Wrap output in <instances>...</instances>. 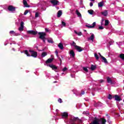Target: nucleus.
<instances>
[{
	"label": "nucleus",
	"instance_id": "11",
	"mask_svg": "<svg viewBox=\"0 0 124 124\" xmlns=\"http://www.w3.org/2000/svg\"><path fill=\"white\" fill-rule=\"evenodd\" d=\"M93 26H89L88 25H85V27H86L87 28H88L89 29H93V28H94L96 25V23H95V22H94L93 23Z\"/></svg>",
	"mask_w": 124,
	"mask_h": 124
},
{
	"label": "nucleus",
	"instance_id": "53",
	"mask_svg": "<svg viewBox=\"0 0 124 124\" xmlns=\"http://www.w3.org/2000/svg\"><path fill=\"white\" fill-rule=\"evenodd\" d=\"M74 32L76 33V34H78V32L76 31H75Z\"/></svg>",
	"mask_w": 124,
	"mask_h": 124
},
{
	"label": "nucleus",
	"instance_id": "9",
	"mask_svg": "<svg viewBox=\"0 0 124 124\" xmlns=\"http://www.w3.org/2000/svg\"><path fill=\"white\" fill-rule=\"evenodd\" d=\"M50 1L51 3L53 4V5H54V6L59 4V1L57 0H51Z\"/></svg>",
	"mask_w": 124,
	"mask_h": 124
},
{
	"label": "nucleus",
	"instance_id": "6",
	"mask_svg": "<svg viewBox=\"0 0 124 124\" xmlns=\"http://www.w3.org/2000/svg\"><path fill=\"white\" fill-rule=\"evenodd\" d=\"M27 33L29 34H32L33 35H36L37 34V31H28Z\"/></svg>",
	"mask_w": 124,
	"mask_h": 124
},
{
	"label": "nucleus",
	"instance_id": "13",
	"mask_svg": "<svg viewBox=\"0 0 124 124\" xmlns=\"http://www.w3.org/2000/svg\"><path fill=\"white\" fill-rule=\"evenodd\" d=\"M107 80L108 81V84H110V85H113V84H114V82H113V80H112V79H111V78H110V77H107Z\"/></svg>",
	"mask_w": 124,
	"mask_h": 124
},
{
	"label": "nucleus",
	"instance_id": "32",
	"mask_svg": "<svg viewBox=\"0 0 124 124\" xmlns=\"http://www.w3.org/2000/svg\"><path fill=\"white\" fill-rule=\"evenodd\" d=\"M71 46H74V47H75V48H76V46H78L76 45V43L73 41V44H71Z\"/></svg>",
	"mask_w": 124,
	"mask_h": 124
},
{
	"label": "nucleus",
	"instance_id": "40",
	"mask_svg": "<svg viewBox=\"0 0 124 124\" xmlns=\"http://www.w3.org/2000/svg\"><path fill=\"white\" fill-rule=\"evenodd\" d=\"M58 59L59 60L60 62V64H62V59H61L59 56H58Z\"/></svg>",
	"mask_w": 124,
	"mask_h": 124
},
{
	"label": "nucleus",
	"instance_id": "57",
	"mask_svg": "<svg viewBox=\"0 0 124 124\" xmlns=\"http://www.w3.org/2000/svg\"><path fill=\"white\" fill-rule=\"evenodd\" d=\"M92 1H94L95 0H91Z\"/></svg>",
	"mask_w": 124,
	"mask_h": 124
},
{
	"label": "nucleus",
	"instance_id": "27",
	"mask_svg": "<svg viewBox=\"0 0 124 124\" xmlns=\"http://www.w3.org/2000/svg\"><path fill=\"white\" fill-rule=\"evenodd\" d=\"M24 53L25 54V55H27L28 57H31V54H29V51L28 50H24Z\"/></svg>",
	"mask_w": 124,
	"mask_h": 124
},
{
	"label": "nucleus",
	"instance_id": "51",
	"mask_svg": "<svg viewBox=\"0 0 124 124\" xmlns=\"http://www.w3.org/2000/svg\"><path fill=\"white\" fill-rule=\"evenodd\" d=\"M45 31H46L47 32H48V31H49V30H48V29H47V28H46V29H45Z\"/></svg>",
	"mask_w": 124,
	"mask_h": 124
},
{
	"label": "nucleus",
	"instance_id": "43",
	"mask_svg": "<svg viewBox=\"0 0 124 124\" xmlns=\"http://www.w3.org/2000/svg\"><path fill=\"white\" fill-rule=\"evenodd\" d=\"M29 13V11L28 10H26L24 13V15H27Z\"/></svg>",
	"mask_w": 124,
	"mask_h": 124
},
{
	"label": "nucleus",
	"instance_id": "56",
	"mask_svg": "<svg viewBox=\"0 0 124 124\" xmlns=\"http://www.w3.org/2000/svg\"><path fill=\"white\" fill-rule=\"evenodd\" d=\"M84 31L86 32H87V30H84Z\"/></svg>",
	"mask_w": 124,
	"mask_h": 124
},
{
	"label": "nucleus",
	"instance_id": "46",
	"mask_svg": "<svg viewBox=\"0 0 124 124\" xmlns=\"http://www.w3.org/2000/svg\"><path fill=\"white\" fill-rule=\"evenodd\" d=\"M55 54H56L57 57H59V55H58L59 52H58V50L55 51Z\"/></svg>",
	"mask_w": 124,
	"mask_h": 124
},
{
	"label": "nucleus",
	"instance_id": "4",
	"mask_svg": "<svg viewBox=\"0 0 124 124\" xmlns=\"http://www.w3.org/2000/svg\"><path fill=\"white\" fill-rule=\"evenodd\" d=\"M38 34L40 35L39 36L40 39H43L44 38H45V36H46V33L44 32H39Z\"/></svg>",
	"mask_w": 124,
	"mask_h": 124
},
{
	"label": "nucleus",
	"instance_id": "30",
	"mask_svg": "<svg viewBox=\"0 0 124 124\" xmlns=\"http://www.w3.org/2000/svg\"><path fill=\"white\" fill-rule=\"evenodd\" d=\"M109 25V20H105V26H107Z\"/></svg>",
	"mask_w": 124,
	"mask_h": 124
},
{
	"label": "nucleus",
	"instance_id": "50",
	"mask_svg": "<svg viewBox=\"0 0 124 124\" xmlns=\"http://www.w3.org/2000/svg\"><path fill=\"white\" fill-rule=\"evenodd\" d=\"M45 39H46V38H44L43 39H41L42 40H43L44 43H45V42H46Z\"/></svg>",
	"mask_w": 124,
	"mask_h": 124
},
{
	"label": "nucleus",
	"instance_id": "31",
	"mask_svg": "<svg viewBox=\"0 0 124 124\" xmlns=\"http://www.w3.org/2000/svg\"><path fill=\"white\" fill-rule=\"evenodd\" d=\"M88 12L89 14H91V15H93V10H89L88 11Z\"/></svg>",
	"mask_w": 124,
	"mask_h": 124
},
{
	"label": "nucleus",
	"instance_id": "5",
	"mask_svg": "<svg viewBox=\"0 0 124 124\" xmlns=\"http://www.w3.org/2000/svg\"><path fill=\"white\" fill-rule=\"evenodd\" d=\"M8 10L11 12H15L16 11V7L12 5H9L8 7Z\"/></svg>",
	"mask_w": 124,
	"mask_h": 124
},
{
	"label": "nucleus",
	"instance_id": "29",
	"mask_svg": "<svg viewBox=\"0 0 124 124\" xmlns=\"http://www.w3.org/2000/svg\"><path fill=\"white\" fill-rule=\"evenodd\" d=\"M47 55H48V54L47 53V52H44L42 53V58H44V57H45L46 56H47Z\"/></svg>",
	"mask_w": 124,
	"mask_h": 124
},
{
	"label": "nucleus",
	"instance_id": "36",
	"mask_svg": "<svg viewBox=\"0 0 124 124\" xmlns=\"http://www.w3.org/2000/svg\"><path fill=\"white\" fill-rule=\"evenodd\" d=\"M102 105H103V104L102 103H101L100 102H98V107H100Z\"/></svg>",
	"mask_w": 124,
	"mask_h": 124
},
{
	"label": "nucleus",
	"instance_id": "25",
	"mask_svg": "<svg viewBox=\"0 0 124 124\" xmlns=\"http://www.w3.org/2000/svg\"><path fill=\"white\" fill-rule=\"evenodd\" d=\"M58 47L61 49V50H62L63 49V45L62 43H59L58 44Z\"/></svg>",
	"mask_w": 124,
	"mask_h": 124
},
{
	"label": "nucleus",
	"instance_id": "16",
	"mask_svg": "<svg viewBox=\"0 0 124 124\" xmlns=\"http://www.w3.org/2000/svg\"><path fill=\"white\" fill-rule=\"evenodd\" d=\"M101 14L105 16V17H106L108 15V12L107 10H105L104 12H101Z\"/></svg>",
	"mask_w": 124,
	"mask_h": 124
},
{
	"label": "nucleus",
	"instance_id": "20",
	"mask_svg": "<svg viewBox=\"0 0 124 124\" xmlns=\"http://www.w3.org/2000/svg\"><path fill=\"white\" fill-rule=\"evenodd\" d=\"M104 4V2L102 1L98 3V7H102Z\"/></svg>",
	"mask_w": 124,
	"mask_h": 124
},
{
	"label": "nucleus",
	"instance_id": "2",
	"mask_svg": "<svg viewBox=\"0 0 124 124\" xmlns=\"http://www.w3.org/2000/svg\"><path fill=\"white\" fill-rule=\"evenodd\" d=\"M76 122L82 123V120L79 119L78 117H74L73 119H71L69 121L71 124H78V123H76Z\"/></svg>",
	"mask_w": 124,
	"mask_h": 124
},
{
	"label": "nucleus",
	"instance_id": "8",
	"mask_svg": "<svg viewBox=\"0 0 124 124\" xmlns=\"http://www.w3.org/2000/svg\"><path fill=\"white\" fill-rule=\"evenodd\" d=\"M24 23L23 21H21L20 23V27L19 28L18 30L20 31H24Z\"/></svg>",
	"mask_w": 124,
	"mask_h": 124
},
{
	"label": "nucleus",
	"instance_id": "37",
	"mask_svg": "<svg viewBox=\"0 0 124 124\" xmlns=\"http://www.w3.org/2000/svg\"><path fill=\"white\" fill-rule=\"evenodd\" d=\"M39 17V14L38 13H36L35 14V17L38 18Z\"/></svg>",
	"mask_w": 124,
	"mask_h": 124
},
{
	"label": "nucleus",
	"instance_id": "26",
	"mask_svg": "<svg viewBox=\"0 0 124 124\" xmlns=\"http://www.w3.org/2000/svg\"><path fill=\"white\" fill-rule=\"evenodd\" d=\"M70 54H71V55L73 57V58H74V57H75V53L73 50H71L70 51Z\"/></svg>",
	"mask_w": 124,
	"mask_h": 124
},
{
	"label": "nucleus",
	"instance_id": "18",
	"mask_svg": "<svg viewBox=\"0 0 124 124\" xmlns=\"http://www.w3.org/2000/svg\"><path fill=\"white\" fill-rule=\"evenodd\" d=\"M88 40H91L92 41H93V40L94 39V34H92L90 37L88 38Z\"/></svg>",
	"mask_w": 124,
	"mask_h": 124
},
{
	"label": "nucleus",
	"instance_id": "28",
	"mask_svg": "<svg viewBox=\"0 0 124 124\" xmlns=\"http://www.w3.org/2000/svg\"><path fill=\"white\" fill-rule=\"evenodd\" d=\"M119 58H120L121 60H123V61H124V53L120 54L119 55Z\"/></svg>",
	"mask_w": 124,
	"mask_h": 124
},
{
	"label": "nucleus",
	"instance_id": "58",
	"mask_svg": "<svg viewBox=\"0 0 124 124\" xmlns=\"http://www.w3.org/2000/svg\"><path fill=\"white\" fill-rule=\"evenodd\" d=\"M62 59H63V57H62Z\"/></svg>",
	"mask_w": 124,
	"mask_h": 124
},
{
	"label": "nucleus",
	"instance_id": "34",
	"mask_svg": "<svg viewBox=\"0 0 124 124\" xmlns=\"http://www.w3.org/2000/svg\"><path fill=\"white\" fill-rule=\"evenodd\" d=\"M84 71H85V72H89V70L88 69V68H87V67H82Z\"/></svg>",
	"mask_w": 124,
	"mask_h": 124
},
{
	"label": "nucleus",
	"instance_id": "12",
	"mask_svg": "<svg viewBox=\"0 0 124 124\" xmlns=\"http://www.w3.org/2000/svg\"><path fill=\"white\" fill-rule=\"evenodd\" d=\"M48 66H49V67L52 68V70H56L58 69V67L56 66V65L54 64H49L48 65Z\"/></svg>",
	"mask_w": 124,
	"mask_h": 124
},
{
	"label": "nucleus",
	"instance_id": "7",
	"mask_svg": "<svg viewBox=\"0 0 124 124\" xmlns=\"http://www.w3.org/2000/svg\"><path fill=\"white\" fill-rule=\"evenodd\" d=\"M62 119H67L68 118V113L67 112H64L61 114Z\"/></svg>",
	"mask_w": 124,
	"mask_h": 124
},
{
	"label": "nucleus",
	"instance_id": "48",
	"mask_svg": "<svg viewBox=\"0 0 124 124\" xmlns=\"http://www.w3.org/2000/svg\"><path fill=\"white\" fill-rule=\"evenodd\" d=\"M78 35L81 36L82 35V32H79L78 33Z\"/></svg>",
	"mask_w": 124,
	"mask_h": 124
},
{
	"label": "nucleus",
	"instance_id": "45",
	"mask_svg": "<svg viewBox=\"0 0 124 124\" xmlns=\"http://www.w3.org/2000/svg\"><path fill=\"white\" fill-rule=\"evenodd\" d=\"M58 101L60 103H62V99L61 98H60L58 99Z\"/></svg>",
	"mask_w": 124,
	"mask_h": 124
},
{
	"label": "nucleus",
	"instance_id": "47",
	"mask_svg": "<svg viewBox=\"0 0 124 124\" xmlns=\"http://www.w3.org/2000/svg\"><path fill=\"white\" fill-rule=\"evenodd\" d=\"M104 27L102 26L99 27V30H104Z\"/></svg>",
	"mask_w": 124,
	"mask_h": 124
},
{
	"label": "nucleus",
	"instance_id": "21",
	"mask_svg": "<svg viewBox=\"0 0 124 124\" xmlns=\"http://www.w3.org/2000/svg\"><path fill=\"white\" fill-rule=\"evenodd\" d=\"M10 34L12 35H14V36H16L17 34L14 31H11L9 32Z\"/></svg>",
	"mask_w": 124,
	"mask_h": 124
},
{
	"label": "nucleus",
	"instance_id": "22",
	"mask_svg": "<svg viewBox=\"0 0 124 124\" xmlns=\"http://www.w3.org/2000/svg\"><path fill=\"white\" fill-rule=\"evenodd\" d=\"M96 69V65H93V64L91 65V69L92 71L95 70Z\"/></svg>",
	"mask_w": 124,
	"mask_h": 124
},
{
	"label": "nucleus",
	"instance_id": "52",
	"mask_svg": "<svg viewBox=\"0 0 124 124\" xmlns=\"http://www.w3.org/2000/svg\"><path fill=\"white\" fill-rule=\"evenodd\" d=\"M98 54L99 55L100 57L102 58V57H103L102 55H101V54L100 53H98Z\"/></svg>",
	"mask_w": 124,
	"mask_h": 124
},
{
	"label": "nucleus",
	"instance_id": "41",
	"mask_svg": "<svg viewBox=\"0 0 124 124\" xmlns=\"http://www.w3.org/2000/svg\"><path fill=\"white\" fill-rule=\"evenodd\" d=\"M66 70H67V67H64L63 69H62V71H63V72H64V71H66Z\"/></svg>",
	"mask_w": 124,
	"mask_h": 124
},
{
	"label": "nucleus",
	"instance_id": "10",
	"mask_svg": "<svg viewBox=\"0 0 124 124\" xmlns=\"http://www.w3.org/2000/svg\"><path fill=\"white\" fill-rule=\"evenodd\" d=\"M113 97L115 98L116 101H121L122 100V98L118 95L115 94Z\"/></svg>",
	"mask_w": 124,
	"mask_h": 124
},
{
	"label": "nucleus",
	"instance_id": "1",
	"mask_svg": "<svg viewBox=\"0 0 124 124\" xmlns=\"http://www.w3.org/2000/svg\"><path fill=\"white\" fill-rule=\"evenodd\" d=\"M106 122L107 121L106 119L100 118L99 119L97 117H94L93 121L90 124H100L99 123H101V124H106Z\"/></svg>",
	"mask_w": 124,
	"mask_h": 124
},
{
	"label": "nucleus",
	"instance_id": "35",
	"mask_svg": "<svg viewBox=\"0 0 124 124\" xmlns=\"http://www.w3.org/2000/svg\"><path fill=\"white\" fill-rule=\"evenodd\" d=\"M47 42L49 43H54V41H53V39H52L48 40Z\"/></svg>",
	"mask_w": 124,
	"mask_h": 124
},
{
	"label": "nucleus",
	"instance_id": "23",
	"mask_svg": "<svg viewBox=\"0 0 124 124\" xmlns=\"http://www.w3.org/2000/svg\"><path fill=\"white\" fill-rule=\"evenodd\" d=\"M76 13L78 17H82V15H81V13L79 12V11H78V10H77L76 11Z\"/></svg>",
	"mask_w": 124,
	"mask_h": 124
},
{
	"label": "nucleus",
	"instance_id": "54",
	"mask_svg": "<svg viewBox=\"0 0 124 124\" xmlns=\"http://www.w3.org/2000/svg\"><path fill=\"white\" fill-rule=\"evenodd\" d=\"M103 82H104V80H100V83H103Z\"/></svg>",
	"mask_w": 124,
	"mask_h": 124
},
{
	"label": "nucleus",
	"instance_id": "55",
	"mask_svg": "<svg viewBox=\"0 0 124 124\" xmlns=\"http://www.w3.org/2000/svg\"><path fill=\"white\" fill-rule=\"evenodd\" d=\"M58 82L57 81H54L53 83H57Z\"/></svg>",
	"mask_w": 124,
	"mask_h": 124
},
{
	"label": "nucleus",
	"instance_id": "59",
	"mask_svg": "<svg viewBox=\"0 0 124 124\" xmlns=\"http://www.w3.org/2000/svg\"><path fill=\"white\" fill-rule=\"evenodd\" d=\"M123 102H124V100H123Z\"/></svg>",
	"mask_w": 124,
	"mask_h": 124
},
{
	"label": "nucleus",
	"instance_id": "49",
	"mask_svg": "<svg viewBox=\"0 0 124 124\" xmlns=\"http://www.w3.org/2000/svg\"><path fill=\"white\" fill-rule=\"evenodd\" d=\"M93 2H90V6L91 7H92V6H93Z\"/></svg>",
	"mask_w": 124,
	"mask_h": 124
},
{
	"label": "nucleus",
	"instance_id": "24",
	"mask_svg": "<svg viewBox=\"0 0 124 124\" xmlns=\"http://www.w3.org/2000/svg\"><path fill=\"white\" fill-rule=\"evenodd\" d=\"M101 59H102L103 62L105 63H108V61H107V59H106L105 57L103 56L102 57Z\"/></svg>",
	"mask_w": 124,
	"mask_h": 124
},
{
	"label": "nucleus",
	"instance_id": "38",
	"mask_svg": "<svg viewBox=\"0 0 124 124\" xmlns=\"http://www.w3.org/2000/svg\"><path fill=\"white\" fill-rule=\"evenodd\" d=\"M113 98V97L112 96V95L111 94H108V99H112Z\"/></svg>",
	"mask_w": 124,
	"mask_h": 124
},
{
	"label": "nucleus",
	"instance_id": "44",
	"mask_svg": "<svg viewBox=\"0 0 124 124\" xmlns=\"http://www.w3.org/2000/svg\"><path fill=\"white\" fill-rule=\"evenodd\" d=\"M85 94V92L84 91H81V93H80L81 96H82V95Z\"/></svg>",
	"mask_w": 124,
	"mask_h": 124
},
{
	"label": "nucleus",
	"instance_id": "17",
	"mask_svg": "<svg viewBox=\"0 0 124 124\" xmlns=\"http://www.w3.org/2000/svg\"><path fill=\"white\" fill-rule=\"evenodd\" d=\"M62 15V10H59L57 13V17L60 18Z\"/></svg>",
	"mask_w": 124,
	"mask_h": 124
},
{
	"label": "nucleus",
	"instance_id": "3",
	"mask_svg": "<svg viewBox=\"0 0 124 124\" xmlns=\"http://www.w3.org/2000/svg\"><path fill=\"white\" fill-rule=\"evenodd\" d=\"M30 53H31V56L33 57V58H37V52L33 50L30 49Z\"/></svg>",
	"mask_w": 124,
	"mask_h": 124
},
{
	"label": "nucleus",
	"instance_id": "19",
	"mask_svg": "<svg viewBox=\"0 0 124 124\" xmlns=\"http://www.w3.org/2000/svg\"><path fill=\"white\" fill-rule=\"evenodd\" d=\"M23 4L25 7H30V5H29L28 2H27V0H23Z\"/></svg>",
	"mask_w": 124,
	"mask_h": 124
},
{
	"label": "nucleus",
	"instance_id": "14",
	"mask_svg": "<svg viewBox=\"0 0 124 124\" xmlns=\"http://www.w3.org/2000/svg\"><path fill=\"white\" fill-rule=\"evenodd\" d=\"M53 61H54V58H49L46 61V64H48V63H51Z\"/></svg>",
	"mask_w": 124,
	"mask_h": 124
},
{
	"label": "nucleus",
	"instance_id": "39",
	"mask_svg": "<svg viewBox=\"0 0 124 124\" xmlns=\"http://www.w3.org/2000/svg\"><path fill=\"white\" fill-rule=\"evenodd\" d=\"M94 107H98V103L95 102L94 103Z\"/></svg>",
	"mask_w": 124,
	"mask_h": 124
},
{
	"label": "nucleus",
	"instance_id": "15",
	"mask_svg": "<svg viewBox=\"0 0 124 124\" xmlns=\"http://www.w3.org/2000/svg\"><path fill=\"white\" fill-rule=\"evenodd\" d=\"M76 49L78 51V52H82L83 51V48L81 46H76Z\"/></svg>",
	"mask_w": 124,
	"mask_h": 124
},
{
	"label": "nucleus",
	"instance_id": "42",
	"mask_svg": "<svg viewBox=\"0 0 124 124\" xmlns=\"http://www.w3.org/2000/svg\"><path fill=\"white\" fill-rule=\"evenodd\" d=\"M62 26H63L64 27H65L66 26V23H65V22L62 21Z\"/></svg>",
	"mask_w": 124,
	"mask_h": 124
},
{
	"label": "nucleus",
	"instance_id": "33",
	"mask_svg": "<svg viewBox=\"0 0 124 124\" xmlns=\"http://www.w3.org/2000/svg\"><path fill=\"white\" fill-rule=\"evenodd\" d=\"M94 57H95L96 60H97V61H98V60H99V57H98L97 53L94 54Z\"/></svg>",
	"mask_w": 124,
	"mask_h": 124
}]
</instances>
